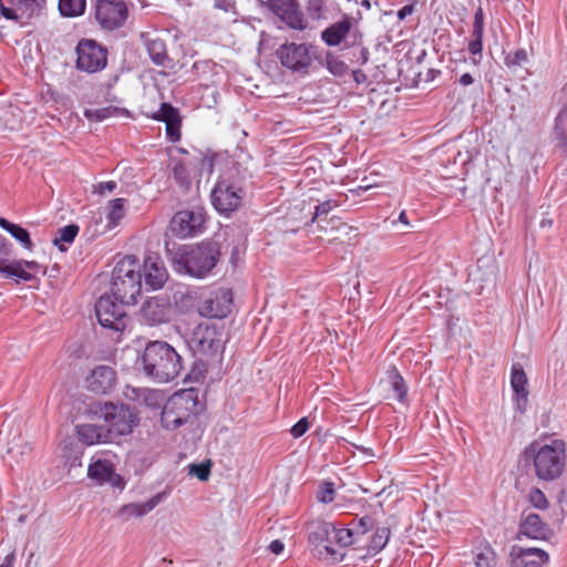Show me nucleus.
Here are the masks:
<instances>
[{"label":"nucleus","instance_id":"9","mask_svg":"<svg viewBox=\"0 0 567 567\" xmlns=\"http://www.w3.org/2000/svg\"><path fill=\"white\" fill-rule=\"evenodd\" d=\"M189 349L203 357H213L223 348V333L215 327L199 323L188 340Z\"/></svg>","mask_w":567,"mask_h":567},{"label":"nucleus","instance_id":"59","mask_svg":"<svg viewBox=\"0 0 567 567\" xmlns=\"http://www.w3.org/2000/svg\"><path fill=\"white\" fill-rule=\"evenodd\" d=\"M16 561V553H9L0 564V567H13Z\"/></svg>","mask_w":567,"mask_h":567},{"label":"nucleus","instance_id":"44","mask_svg":"<svg viewBox=\"0 0 567 567\" xmlns=\"http://www.w3.org/2000/svg\"><path fill=\"white\" fill-rule=\"evenodd\" d=\"M334 494H336L334 484L332 482H323L320 485L319 491L317 493V499L320 503L329 504V503L333 502Z\"/></svg>","mask_w":567,"mask_h":567},{"label":"nucleus","instance_id":"52","mask_svg":"<svg viewBox=\"0 0 567 567\" xmlns=\"http://www.w3.org/2000/svg\"><path fill=\"white\" fill-rule=\"evenodd\" d=\"M116 187H117L116 182L109 181V182L100 183L96 186L95 192L101 195H104L105 193H112L113 190L116 189Z\"/></svg>","mask_w":567,"mask_h":567},{"label":"nucleus","instance_id":"12","mask_svg":"<svg viewBox=\"0 0 567 567\" xmlns=\"http://www.w3.org/2000/svg\"><path fill=\"white\" fill-rule=\"evenodd\" d=\"M76 68L79 70L94 73L103 70L107 62L106 49L93 40H82L76 45Z\"/></svg>","mask_w":567,"mask_h":567},{"label":"nucleus","instance_id":"18","mask_svg":"<svg viewBox=\"0 0 567 567\" xmlns=\"http://www.w3.org/2000/svg\"><path fill=\"white\" fill-rule=\"evenodd\" d=\"M308 542L315 548H322L328 556H334L336 550L331 547L334 524L326 520H312L308 524Z\"/></svg>","mask_w":567,"mask_h":567},{"label":"nucleus","instance_id":"46","mask_svg":"<svg viewBox=\"0 0 567 567\" xmlns=\"http://www.w3.org/2000/svg\"><path fill=\"white\" fill-rule=\"evenodd\" d=\"M529 503L538 509H546L548 507V501L545 494L537 487H532L528 492Z\"/></svg>","mask_w":567,"mask_h":567},{"label":"nucleus","instance_id":"30","mask_svg":"<svg viewBox=\"0 0 567 567\" xmlns=\"http://www.w3.org/2000/svg\"><path fill=\"white\" fill-rule=\"evenodd\" d=\"M0 227L8 231L14 239H17L25 249L31 250L33 243L29 231L20 225L13 224L8 219L0 217Z\"/></svg>","mask_w":567,"mask_h":567},{"label":"nucleus","instance_id":"7","mask_svg":"<svg viewBox=\"0 0 567 567\" xmlns=\"http://www.w3.org/2000/svg\"><path fill=\"white\" fill-rule=\"evenodd\" d=\"M124 303L114 299L113 295L105 293L95 305V312L100 324L114 331H124L130 322Z\"/></svg>","mask_w":567,"mask_h":567},{"label":"nucleus","instance_id":"55","mask_svg":"<svg viewBox=\"0 0 567 567\" xmlns=\"http://www.w3.org/2000/svg\"><path fill=\"white\" fill-rule=\"evenodd\" d=\"M482 49H483L482 40H474V39L470 40V42H468V51L474 56L475 55H480L481 56Z\"/></svg>","mask_w":567,"mask_h":567},{"label":"nucleus","instance_id":"14","mask_svg":"<svg viewBox=\"0 0 567 567\" xmlns=\"http://www.w3.org/2000/svg\"><path fill=\"white\" fill-rule=\"evenodd\" d=\"M264 4L288 28L302 31L308 27L298 0H266Z\"/></svg>","mask_w":567,"mask_h":567},{"label":"nucleus","instance_id":"40","mask_svg":"<svg viewBox=\"0 0 567 567\" xmlns=\"http://www.w3.org/2000/svg\"><path fill=\"white\" fill-rule=\"evenodd\" d=\"M58 233L59 237H55L53 239V245L58 246L61 251H65L66 248L63 245H61V241L68 244L73 243L79 233V226L75 224H70L60 228Z\"/></svg>","mask_w":567,"mask_h":567},{"label":"nucleus","instance_id":"23","mask_svg":"<svg viewBox=\"0 0 567 567\" xmlns=\"http://www.w3.org/2000/svg\"><path fill=\"white\" fill-rule=\"evenodd\" d=\"M157 121H162L166 124V133L173 141H177L181 137V115L176 107L168 103H162L159 110L153 116Z\"/></svg>","mask_w":567,"mask_h":567},{"label":"nucleus","instance_id":"56","mask_svg":"<svg viewBox=\"0 0 567 567\" xmlns=\"http://www.w3.org/2000/svg\"><path fill=\"white\" fill-rule=\"evenodd\" d=\"M268 548L272 554L280 555L285 549V544L280 539H275L269 544Z\"/></svg>","mask_w":567,"mask_h":567},{"label":"nucleus","instance_id":"26","mask_svg":"<svg viewBox=\"0 0 567 567\" xmlns=\"http://www.w3.org/2000/svg\"><path fill=\"white\" fill-rule=\"evenodd\" d=\"M520 534L533 539H543L546 537L547 527L537 514H528L519 526Z\"/></svg>","mask_w":567,"mask_h":567},{"label":"nucleus","instance_id":"54","mask_svg":"<svg viewBox=\"0 0 567 567\" xmlns=\"http://www.w3.org/2000/svg\"><path fill=\"white\" fill-rule=\"evenodd\" d=\"M0 12L1 14L9 20L18 21L20 16L17 13V10L6 7L3 3H0Z\"/></svg>","mask_w":567,"mask_h":567},{"label":"nucleus","instance_id":"33","mask_svg":"<svg viewBox=\"0 0 567 567\" xmlns=\"http://www.w3.org/2000/svg\"><path fill=\"white\" fill-rule=\"evenodd\" d=\"M339 205L338 200L336 199H326L315 207V212L312 214V217L310 219L311 223H317L318 227L323 230L328 231L327 221L330 219H327L328 214Z\"/></svg>","mask_w":567,"mask_h":567},{"label":"nucleus","instance_id":"36","mask_svg":"<svg viewBox=\"0 0 567 567\" xmlns=\"http://www.w3.org/2000/svg\"><path fill=\"white\" fill-rule=\"evenodd\" d=\"M62 450L64 452V457L71 467L81 466V457L83 455V451L78 446V443L74 439H65L61 443Z\"/></svg>","mask_w":567,"mask_h":567},{"label":"nucleus","instance_id":"29","mask_svg":"<svg viewBox=\"0 0 567 567\" xmlns=\"http://www.w3.org/2000/svg\"><path fill=\"white\" fill-rule=\"evenodd\" d=\"M497 554L488 543L474 548L473 563L475 567H497Z\"/></svg>","mask_w":567,"mask_h":567},{"label":"nucleus","instance_id":"21","mask_svg":"<svg viewBox=\"0 0 567 567\" xmlns=\"http://www.w3.org/2000/svg\"><path fill=\"white\" fill-rule=\"evenodd\" d=\"M165 493H157L146 502H136L122 505L115 513V518L122 523L128 522L131 518H140L153 511L163 499Z\"/></svg>","mask_w":567,"mask_h":567},{"label":"nucleus","instance_id":"8","mask_svg":"<svg viewBox=\"0 0 567 567\" xmlns=\"http://www.w3.org/2000/svg\"><path fill=\"white\" fill-rule=\"evenodd\" d=\"M312 49L305 43H285L276 51V55L282 66L295 72L307 73L312 60L318 58Z\"/></svg>","mask_w":567,"mask_h":567},{"label":"nucleus","instance_id":"50","mask_svg":"<svg viewBox=\"0 0 567 567\" xmlns=\"http://www.w3.org/2000/svg\"><path fill=\"white\" fill-rule=\"evenodd\" d=\"M188 467L189 474L196 476L198 480L203 482L207 481L210 475L209 463L190 464Z\"/></svg>","mask_w":567,"mask_h":567},{"label":"nucleus","instance_id":"57","mask_svg":"<svg viewBox=\"0 0 567 567\" xmlns=\"http://www.w3.org/2000/svg\"><path fill=\"white\" fill-rule=\"evenodd\" d=\"M22 264H24L25 269L31 274L42 270V266L37 261L22 260Z\"/></svg>","mask_w":567,"mask_h":567},{"label":"nucleus","instance_id":"35","mask_svg":"<svg viewBox=\"0 0 567 567\" xmlns=\"http://www.w3.org/2000/svg\"><path fill=\"white\" fill-rule=\"evenodd\" d=\"M359 530L352 528L338 527L334 524V532L332 534V544H338L341 547H347L358 543Z\"/></svg>","mask_w":567,"mask_h":567},{"label":"nucleus","instance_id":"53","mask_svg":"<svg viewBox=\"0 0 567 567\" xmlns=\"http://www.w3.org/2000/svg\"><path fill=\"white\" fill-rule=\"evenodd\" d=\"M11 244L2 235H0V258L6 259V257L11 255Z\"/></svg>","mask_w":567,"mask_h":567},{"label":"nucleus","instance_id":"48","mask_svg":"<svg viewBox=\"0 0 567 567\" xmlns=\"http://www.w3.org/2000/svg\"><path fill=\"white\" fill-rule=\"evenodd\" d=\"M527 60H528V55H527L526 50L519 49V50L515 51L514 53H508L505 56V64L508 68L522 66L525 62H527Z\"/></svg>","mask_w":567,"mask_h":567},{"label":"nucleus","instance_id":"42","mask_svg":"<svg viewBox=\"0 0 567 567\" xmlns=\"http://www.w3.org/2000/svg\"><path fill=\"white\" fill-rule=\"evenodd\" d=\"M324 65L330 73L337 76H342L348 70L347 64L342 60L329 52L326 54Z\"/></svg>","mask_w":567,"mask_h":567},{"label":"nucleus","instance_id":"32","mask_svg":"<svg viewBox=\"0 0 567 567\" xmlns=\"http://www.w3.org/2000/svg\"><path fill=\"white\" fill-rule=\"evenodd\" d=\"M123 394L127 400L144 402L146 405L155 404L158 398V392L155 390L131 385L125 386Z\"/></svg>","mask_w":567,"mask_h":567},{"label":"nucleus","instance_id":"6","mask_svg":"<svg viewBox=\"0 0 567 567\" xmlns=\"http://www.w3.org/2000/svg\"><path fill=\"white\" fill-rule=\"evenodd\" d=\"M236 167L229 168L217 181L212 192V203L217 212L228 215L241 205L244 190L234 179Z\"/></svg>","mask_w":567,"mask_h":567},{"label":"nucleus","instance_id":"58","mask_svg":"<svg viewBox=\"0 0 567 567\" xmlns=\"http://www.w3.org/2000/svg\"><path fill=\"white\" fill-rule=\"evenodd\" d=\"M414 11V6L413 4H406L404 6L403 8H401L399 11H398V18L400 20H403L405 19L408 16L412 14Z\"/></svg>","mask_w":567,"mask_h":567},{"label":"nucleus","instance_id":"11","mask_svg":"<svg viewBox=\"0 0 567 567\" xmlns=\"http://www.w3.org/2000/svg\"><path fill=\"white\" fill-rule=\"evenodd\" d=\"M173 315L174 305L167 295L148 298L140 309L141 321L152 327L169 322Z\"/></svg>","mask_w":567,"mask_h":567},{"label":"nucleus","instance_id":"43","mask_svg":"<svg viewBox=\"0 0 567 567\" xmlns=\"http://www.w3.org/2000/svg\"><path fill=\"white\" fill-rule=\"evenodd\" d=\"M124 198H116L110 202V212L107 219L110 224L116 225L125 215Z\"/></svg>","mask_w":567,"mask_h":567},{"label":"nucleus","instance_id":"62","mask_svg":"<svg viewBox=\"0 0 567 567\" xmlns=\"http://www.w3.org/2000/svg\"><path fill=\"white\" fill-rule=\"evenodd\" d=\"M322 8V1L321 0H311L310 1V10L320 12Z\"/></svg>","mask_w":567,"mask_h":567},{"label":"nucleus","instance_id":"1","mask_svg":"<svg viewBox=\"0 0 567 567\" xmlns=\"http://www.w3.org/2000/svg\"><path fill=\"white\" fill-rule=\"evenodd\" d=\"M78 425H89V422H105L109 425H137L140 419L135 408L123 402L101 401L90 399L75 403Z\"/></svg>","mask_w":567,"mask_h":567},{"label":"nucleus","instance_id":"63","mask_svg":"<svg viewBox=\"0 0 567 567\" xmlns=\"http://www.w3.org/2000/svg\"><path fill=\"white\" fill-rule=\"evenodd\" d=\"M398 220H399V223L403 224L405 227L410 226V223L406 217V213L404 210L400 213Z\"/></svg>","mask_w":567,"mask_h":567},{"label":"nucleus","instance_id":"45","mask_svg":"<svg viewBox=\"0 0 567 567\" xmlns=\"http://www.w3.org/2000/svg\"><path fill=\"white\" fill-rule=\"evenodd\" d=\"M117 109L107 106V107H101V109H86L84 111L85 117L89 120H95V121H103L111 115H113Z\"/></svg>","mask_w":567,"mask_h":567},{"label":"nucleus","instance_id":"4","mask_svg":"<svg viewBox=\"0 0 567 567\" xmlns=\"http://www.w3.org/2000/svg\"><path fill=\"white\" fill-rule=\"evenodd\" d=\"M142 290V275L138 260L125 256L118 260L112 271L111 293L114 299L124 303H136Z\"/></svg>","mask_w":567,"mask_h":567},{"label":"nucleus","instance_id":"34","mask_svg":"<svg viewBox=\"0 0 567 567\" xmlns=\"http://www.w3.org/2000/svg\"><path fill=\"white\" fill-rule=\"evenodd\" d=\"M391 536L390 528L386 526L377 527L370 538L367 550L370 556L379 554L389 543Z\"/></svg>","mask_w":567,"mask_h":567},{"label":"nucleus","instance_id":"24","mask_svg":"<svg viewBox=\"0 0 567 567\" xmlns=\"http://www.w3.org/2000/svg\"><path fill=\"white\" fill-rule=\"evenodd\" d=\"M352 28L351 20L344 17L321 32V39L330 47L339 45L347 34L350 33Z\"/></svg>","mask_w":567,"mask_h":567},{"label":"nucleus","instance_id":"17","mask_svg":"<svg viewBox=\"0 0 567 567\" xmlns=\"http://www.w3.org/2000/svg\"><path fill=\"white\" fill-rule=\"evenodd\" d=\"M497 272L498 267L492 257H483L477 260L476 268L470 272V280L477 286V293L495 287Z\"/></svg>","mask_w":567,"mask_h":567},{"label":"nucleus","instance_id":"37","mask_svg":"<svg viewBox=\"0 0 567 567\" xmlns=\"http://www.w3.org/2000/svg\"><path fill=\"white\" fill-rule=\"evenodd\" d=\"M146 48L152 61L157 65H164L166 60H168L166 45L163 40L154 39L150 40L146 43Z\"/></svg>","mask_w":567,"mask_h":567},{"label":"nucleus","instance_id":"64","mask_svg":"<svg viewBox=\"0 0 567 567\" xmlns=\"http://www.w3.org/2000/svg\"><path fill=\"white\" fill-rule=\"evenodd\" d=\"M202 166L203 167L207 166L208 169H212L213 168V161L210 158L203 157L202 158Z\"/></svg>","mask_w":567,"mask_h":567},{"label":"nucleus","instance_id":"51","mask_svg":"<svg viewBox=\"0 0 567 567\" xmlns=\"http://www.w3.org/2000/svg\"><path fill=\"white\" fill-rule=\"evenodd\" d=\"M392 389L395 392L398 400L403 401L404 396L406 395V386L403 378L396 373V371H394L392 379Z\"/></svg>","mask_w":567,"mask_h":567},{"label":"nucleus","instance_id":"41","mask_svg":"<svg viewBox=\"0 0 567 567\" xmlns=\"http://www.w3.org/2000/svg\"><path fill=\"white\" fill-rule=\"evenodd\" d=\"M173 176L181 187L188 189L192 185V179L187 166L182 161H174Z\"/></svg>","mask_w":567,"mask_h":567},{"label":"nucleus","instance_id":"25","mask_svg":"<svg viewBox=\"0 0 567 567\" xmlns=\"http://www.w3.org/2000/svg\"><path fill=\"white\" fill-rule=\"evenodd\" d=\"M511 384L516 395V403L518 409H523L527 403L528 390L527 377L519 364H514L512 368Z\"/></svg>","mask_w":567,"mask_h":567},{"label":"nucleus","instance_id":"22","mask_svg":"<svg viewBox=\"0 0 567 567\" xmlns=\"http://www.w3.org/2000/svg\"><path fill=\"white\" fill-rule=\"evenodd\" d=\"M145 284L152 289H161L168 279V272L159 256H147L144 260Z\"/></svg>","mask_w":567,"mask_h":567},{"label":"nucleus","instance_id":"49","mask_svg":"<svg viewBox=\"0 0 567 567\" xmlns=\"http://www.w3.org/2000/svg\"><path fill=\"white\" fill-rule=\"evenodd\" d=\"M483 31H484V17H483L482 9L478 8L474 14V23H473L471 39L482 40Z\"/></svg>","mask_w":567,"mask_h":567},{"label":"nucleus","instance_id":"61","mask_svg":"<svg viewBox=\"0 0 567 567\" xmlns=\"http://www.w3.org/2000/svg\"><path fill=\"white\" fill-rule=\"evenodd\" d=\"M474 82V79L473 76L470 74V73H464L461 78H460V83L464 86L466 85H470Z\"/></svg>","mask_w":567,"mask_h":567},{"label":"nucleus","instance_id":"10","mask_svg":"<svg viewBox=\"0 0 567 567\" xmlns=\"http://www.w3.org/2000/svg\"><path fill=\"white\" fill-rule=\"evenodd\" d=\"M205 213L202 207L177 212L169 223V231L179 238L194 237L203 231Z\"/></svg>","mask_w":567,"mask_h":567},{"label":"nucleus","instance_id":"60","mask_svg":"<svg viewBox=\"0 0 567 567\" xmlns=\"http://www.w3.org/2000/svg\"><path fill=\"white\" fill-rule=\"evenodd\" d=\"M309 427H290V433L293 439L301 437Z\"/></svg>","mask_w":567,"mask_h":567},{"label":"nucleus","instance_id":"16","mask_svg":"<svg viewBox=\"0 0 567 567\" xmlns=\"http://www.w3.org/2000/svg\"><path fill=\"white\" fill-rule=\"evenodd\" d=\"M231 292L228 289H219L212 292L198 306V312L207 318H225L231 311Z\"/></svg>","mask_w":567,"mask_h":567},{"label":"nucleus","instance_id":"47","mask_svg":"<svg viewBox=\"0 0 567 567\" xmlns=\"http://www.w3.org/2000/svg\"><path fill=\"white\" fill-rule=\"evenodd\" d=\"M352 529L359 530V537L365 535L369 530L373 529L375 526V520L373 517L369 515H364L359 519H353Z\"/></svg>","mask_w":567,"mask_h":567},{"label":"nucleus","instance_id":"2","mask_svg":"<svg viewBox=\"0 0 567 567\" xmlns=\"http://www.w3.org/2000/svg\"><path fill=\"white\" fill-rule=\"evenodd\" d=\"M526 460L533 462L537 478L551 482L560 477L566 467V444L554 439L547 443L533 442L524 451Z\"/></svg>","mask_w":567,"mask_h":567},{"label":"nucleus","instance_id":"19","mask_svg":"<svg viewBox=\"0 0 567 567\" xmlns=\"http://www.w3.org/2000/svg\"><path fill=\"white\" fill-rule=\"evenodd\" d=\"M87 477L97 485L110 484L121 489L125 487L123 478L116 474L113 463L109 460L92 461L87 467Z\"/></svg>","mask_w":567,"mask_h":567},{"label":"nucleus","instance_id":"39","mask_svg":"<svg viewBox=\"0 0 567 567\" xmlns=\"http://www.w3.org/2000/svg\"><path fill=\"white\" fill-rule=\"evenodd\" d=\"M20 17L31 18L43 8L45 0H14Z\"/></svg>","mask_w":567,"mask_h":567},{"label":"nucleus","instance_id":"38","mask_svg":"<svg viewBox=\"0 0 567 567\" xmlns=\"http://www.w3.org/2000/svg\"><path fill=\"white\" fill-rule=\"evenodd\" d=\"M85 0H60L59 10L63 17H78L85 10Z\"/></svg>","mask_w":567,"mask_h":567},{"label":"nucleus","instance_id":"28","mask_svg":"<svg viewBox=\"0 0 567 567\" xmlns=\"http://www.w3.org/2000/svg\"><path fill=\"white\" fill-rule=\"evenodd\" d=\"M549 560V555L539 548H522L516 560L519 567H544Z\"/></svg>","mask_w":567,"mask_h":567},{"label":"nucleus","instance_id":"27","mask_svg":"<svg viewBox=\"0 0 567 567\" xmlns=\"http://www.w3.org/2000/svg\"><path fill=\"white\" fill-rule=\"evenodd\" d=\"M0 274L7 278H14L17 282L31 281L34 279V274L28 271L22 264V260H13L8 262L7 259L0 258Z\"/></svg>","mask_w":567,"mask_h":567},{"label":"nucleus","instance_id":"20","mask_svg":"<svg viewBox=\"0 0 567 567\" xmlns=\"http://www.w3.org/2000/svg\"><path fill=\"white\" fill-rule=\"evenodd\" d=\"M116 384V372L110 365H97L85 378L86 389L95 394H106Z\"/></svg>","mask_w":567,"mask_h":567},{"label":"nucleus","instance_id":"3","mask_svg":"<svg viewBox=\"0 0 567 567\" xmlns=\"http://www.w3.org/2000/svg\"><path fill=\"white\" fill-rule=\"evenodd\" d=\"M144 373L153 380L165 383L178 377L183 369L182 357L166 341H151L142 354Z\"/></svg>","mask_w":567,"mask_h":567},{"label":"nucleus","instance_id":"5","mask_svg":"<svg viewBox=\"0 0 567 567\" xmlns=\"http://www.w3.org/2000/svg\"><path fill=\"white\" fill-rule=\"evenodd\" d=\"M220 248L216 241H204L195 246H185L174 261L178 271L196 278H204L216 266Z\"/></svg>","mask_w":567,"mask_h":567},{"label":"nucleus","instance_id":"31","mask_svg":"<svg viewBox=\"0 0 567 567\" xmlns=\"http://www.w3.org/2000/svg\"><path fill=\"white\" fill-rule=\"evenodd\" d=\"M327 225H329L328 231L324 233L329 235V241L351 239V234L355 231L354 227L349 226L337 217L330 218Z\"/></svg>","mask_w":567,"mask_h":567},{"label":"nucleus","instance_id":"13","mask_svg":"<svg viewBox=\"0 0 567 567\" xmlns=\"http://www.w3.org/2000/svg\"><path fill=\"white\" fill-rule=\"evenodd\" d=\"M128 9L123 0H97L95 18L105 30L121 28L127 19Z\"/></svg>","mask_w":567,"mask_h":567},{"label":"nucleus","instance_id":"15","mask_svg":"<svg viewBox=\"0 0 567 567\" xmlns=\"http://www.w3.org/2000/svg\"><path fill=\"white\" fill-rule=\"evenodd\" d=\"M78 441L84 446L121 443L123 436L132 434L133 427H75Z\"/></svg>","mask_w":567,"mask_h":567}]
</instances>
